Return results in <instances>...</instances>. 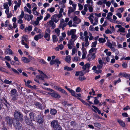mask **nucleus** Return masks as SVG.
I'll return each mask as SVG.
<instances>
[{
  "instance_id": "nucleus-4",
  "label": "nucleus",
  "mask_w": 130,
  "mask_h": 130,
  "mask_svg": "<svg viewBox=\"0 0 130 130\" xmlns=\"http://www.w3.org/2000/svg\"><path fill=\"white\" fill-rule=\"evenodd\" d=\"M38 72L41 75H36V77L40 80H43L45 78H48L47 76L41 71L38 70Z\"/></svg>"
},
{
  "instance_id": "nucleus-16",
  "label": "nucleus",
  "mask_w": 130,
  "mask_h": 130,
  "mask_svg": "<svg viewBox=\"0 0 130 130\" xmlns=\"http://www.w3.org/2000/svg\"><path fill=\"white\" fill-rule=\"evenodd\" d=\"M94 22H93V20H92V21L90 22L92 24L93 26H95L97 25L98 23V18L97 17H95L94 18Z\"/></svg>"
},
{
  "instance_id": "nucleus-15",
  "label": "nucleus",
  "mask_w": 130,
  "mask_h": 130,
  "mask_svg": "<svg viewBox=\"0 0 130 130\" xmlns=\"http://www.w3.org/2000/svg\"><path fill=\"white\" fill-rule=\"evenodd\" d=\"M76 30L75 29H72L70 31H68L67 34L68 36H72L75 34Z\"/></svg>"
},
{
  "instance_id": "nucleus-61",
  "label": "nucleus",
  "mask_w": 130,
  "mask_h": 130,
  "mask_svg": "<svg viewBox=\"0 0 130 130\" xmlns=\"http://www.w3.org/2000/svg\"><path fill=\"white\" fill-rule=\"evenodd\" d=\"M107 45L110 48L113 47L111 43L110 42H107Z\"/></svg>"
},
{
  "instance_id": "nucleus-7",
  "label": "nucleus",
  "mask_w": 130,
  "mask_h": 130,
  "mask_svg": "<svg viewBox=\"0 0 130 130\" xmlns=\"http://www.w3.org/2000/svg\"><path fill=\"white\" fill-rule=\"evenodd\" d=\"M47 24L49 27H51L52 29H54L56 27L55 24L54 23V22L52 20L47 22Z\"/></svg>"
},
{
  "instance_id": "nucleus-10",
  "label": "nucleus",
  "mask_w": 130,
  "mask_h": 130,
  "mask_svg": "<svg viewBox=\"0 0 130 130\" xmlns=\"http://www.w3.org/2000/svg\"><path fill=\"white\" fill-rule=\"evenodd\" d=\"M6 120L7 121V123L11 125L13 123L14 120H15L14 119L12 118L7 117L6 118Z\"/></svg>"
},
{
  "instance_id": "nucleus-32",
  "label": "nucleus",
  "mask_w": 130,
  "mask_h": 130,
  "mask_svg": "<svg viewBox=\"0 0 130 130\" xmlns=\"http://www.w3.org/2000/svg\"><path fill=\"white\" fill-rule=\"evenodd\" d=\"M35 105L39 108L41 109L42 107V105L39 102H36L35 104Z\"/></svg>"
},
{
  "instance_id": "nucleus-9",
  "label": "nucleus",
  "mask_w": 130,
  "mask_h": 130,
  "mask_svg": "<svg viewBox=\"0 0 130 130\" xmlns=\"http://www.w3.org/2000/svg\"><path fill=\"white\" fill-rule=\"evenodd\" d=\"M25 19L27 20L28 21H29L30 20H32L33 17V16L32 14H31L30 15H29L28 14H25L24 16Z\"/></svg>"
},
{
  "instance_id": "nucleus-43",
  "label": "nucleus",
  "mask_w": 130,
  "mask_h": 130,
  "mask_svg": "<svg viewBox=\"0 0 130 130\" xmlns=\"http://www.w3.org/2000/svg\"><path fill=\"white\" fill-rule=\"evenodd\" d=\"M65 59V61L67 62H70L71 60V57L69 55L67 56Z\"/></svg>"
},
{
  "instance_id": "nucleus-34",
  "label": "nucleus",
  "mask_w": 130,
  "mask_h": 130,
  "mask_svg": "<svg viewBox=\"0 0 130 130\" xmlns=\"http://www.w3.org/2000/svg\"><path fill=\"white\" fill-rule=\"evenodd\" d=\"M53 41V42H56L58 41V38L57 36L55 35L52 36Z\"/></svg>"
},
{
  "instance_id": "nucleus-58",
  "label": "nucleus",
  "mask_w": 130,
  "mask_h": 130,
  "mask_svg": "<svg viewBox=\"0 0 130 130\" xmlns=\"http://www.w3.org/2000/svg\"><path fill=\"white\" fill-rule=\"evenodd\" d=\"M97 42L96 41H95L94 42H92V43L91 47H96Z\"/></svg>"
},
{
  "instance_id": "nucleus-28",
  "label": "nucleus",
  "mask_w": 130,
  "mask_h": 130,
  "mask_svg": "<svg viewBox=\"0 0 130 130\" xmlns=\"http://www.w3.org/2000/svg\"><path fill=\"white\" fill-rule=\"evenodd\" d=\"M58 90L60 92H61L64 93L66 95H67L68 94L63 89H62L60 87H58Z\"/></svg>"
},
{
  "instance_id": "nucleus-41",
  "label": "nucleus",
  "mask_w": 130,
  "mask_h": 130,
  "mask_svg": "<svg viewBox=\"0 0 130 130\" xmlns=\"http://www.w3.org/2000/svg\"><path fill=\"white\" fill-rule=\"evenodd\" d=\"M77 38V36L75 34L74 35L71 36V38L72 39L71 40H72L74 42L76 40Z\"/></svg>"
},
{
  "instance_id": "nucleus-8",
  "label": "nucleus",
  "mask_w": 130,
  "mask_h": 130,
  "mask_svg": "<svg viewBox=\"0 0 130 130\" xmlns=\"http://www.w3.org/2000/svg\"><path fill=\"white\" fill-rule=\"evenodd\" d=\"M90 64L88 63H87L82 67V69L86 71L87 72L89 71V69L90 67Z\"/></svg>"
},
{
  "instance_id": "nucleus-26",
  "label": "nucleus",
  "mask_w": 130,
  "mask_h": 130,
  "mask_svg": "<svg viewBox=\"0 0 130 130\" xmlns=\"http://www.w3.org/2000/svg\"><path fill=\"white\" fill-rule=\"evenodd\" d=\"M17 92V90L15 89H13L10 91L11 95V96H12L14 95H15Z\"/></svg>"
},
{
  "instance_id": "nucleus-56",
  "label": "nucleus",
  "mask_w": 130,
  "mask_h": 130,
  "mask_svg": "<svg viewBox=\"0 0 130 130\" xmlns=\"http://www.w3.org/2000/svg\"><path fill=\"white\" fill-rule=\"evenodd\" d=\"M43 16L40 15L39 17H38L37 18L36 20L39 22L40 21L43 19Z\"/></svg>"
},
{
  "instance_id": "nucleus-42",
  "label": "nucleus",
  "mask_w": 130,
  "mask_h": 130,
  "mask_svg": "<svg viewBox=\"0 0 130 130\" xmlns=\"http://www.w3.org/2000/svg\"><path fill=\"white\" fill-rule=\"evenodd\" d=\"M50 112L51 114L53 115H55L57 112L56 110L54 109H51L50 110Z\"/></svg>"
},
{
  "instance_id": "nucleus-38",
  "label": "nucleus",
  "mask_w": 130,
  "mask_h": 130,
  "mask_svg": "<svg viewBox=\"0 0 130 130\" xmlns=\"http://www.w3.org/2000/svg\"><path fill=\"white\" fill-rule=\"evenodd\" d=\"M110 48L112 51L116 52V54H119V52L118 50L117 49L113 47H111Z\"/></svg>"
},
{
  "instance_id": "nucleus-35",
  "label": "nucleus",
  "mask_w": 130,
  "mask_h": 130,
  "mask_svg": "<svg viewBox=\"0 0 130 130\" xmlns=\"http://www.w3.org/2000/svg\"><path fill=\"white\" fill-rule=\"evenodd\" d=\"M54 31L57 36H59L60 34V30L58 28H56L54 30Z\"/></svg>"
},
{
  "instance_id": "nucleus-45",
  "label": "nucleus",
  "mask_w": 130,
  "mask_h": 130,
  "mask_svg": "<svg viewBox=\"0 0 130 130\" xmlns=\"http://www.w3.org/2000/svg\"><path fill=\"white\" fill-rule=\"evenodd\" d=\"M86 79V78L83 75H79V79L81 81L85 80Z\"/></svg>"
},
{
  "instance_id": "nucleus-18",
  "label": "nucleus",
  "mask_w": 130,
  "mask_h": 130,
  "mask_svg": "<svg viewBox=\"0 0 130 130\" xmlns=\"http://www.w3.org/2000/svg\"><path fill=\"white\" fill-rule=\"evenodd\" d=\"M92 107L94 108V109H93L92 108V110L93 111H94V112H96V111L98 112L99 114H101V111L98 108L94 105L92 106Z\"/></svg>"
},
{
  "instance_id": "nucleus-52",
  "label": "nucleus",
  "mask_w": 130,
  "mask_h": 130,
  "mask_svg": "<svg viewBox=\"0 0 130 130\" xmlns=\"http://www.w3.org/2000/svg\"><path fill=\"white\" fill-rule=\"evenodd\" d=\"M112 15V14L111 12H109L107 15L106 18L107 19H109L111 18L110 17Z\"/></svg>"
},
{
  "instance_id": "nucleus-24",
  "label": "nucleus",
  "mask_w": 130,
  "mask_h": 130,
  "mask_svg": "<svg viewBox=\"0 0 130 130\" xmlns=\"http://www.w3.org/2000/svg\"><path fill=\"white\" fill-rule=\"evenodd\" d=\"M5 12L7 15V17L8 18H9L11 17L13 14L11 12H9V10H5Z\"/></svg>"
},
{
  "instance_id": "nucleus-54",
  "label": "nucleus",
  "mask_w": 130,
  "mask_h": 130,
  "mask_svg": "<svg viewBox=\"0 0 130 130\" xmlns=\"http://www.w3.org/2000/svg\"><path fill=\"white\" fill-rule=\"evenodd\" d=\"M97 50V49L96 48H91L89 51V52L90 53H91L94 51H96Z\"/></svg>"
},
{
  "instance_id": "nucleus-62",
  "label": "nucleus",
  "mask_w": 130,
  "mask_h": 130,
  "mask_svg": "<svg viewBox=\"0 0 130 130\" xmlns=\"http://www.w3.org/2000/svg\"><path fill=\"white\" fill-rule=\"evenodd\" d=\"M74 42L72 40H69V41L68 44H69L70 45L73 46L74 44Z\"/></svg>"
},
{
  "instance_id": "nucleus-53",
  "label": "nucleus",
  "mask_w": 130,
  "mask_h": 130,
  "mask_svg": "<svg viewBox=\"0 0 130 130\" xmlns=\"http://www.w3.org/2000/svg\"><path fill=\"white\" fill-rule=\"evenodd\" d=\"M86 72V71L84 70H83L81 71H80V75H84L86 74V73H87Z\"/></svg>"
},
{
  "instance_id": "nucleus-22",
  "label": "nucleus",
  "mask_w": 130,
  "mask_h": 130,
  "mask_svg": "<svg viewBox=\"0 0 130 130\" xmlns=\"http://www.w3.org/2000/svg\"><path fill=\"white\" fill-rule=\"evenodd\" d=\"M25 119V122L27 124L29 125H32V123H31V120H29L27 118L26 116H25L24 117Z\"/></svg>"
},
{
  "instance_id": "nucleus-39",
  "label": "nucleus",
  "mask_w": 130,
  "mask_h": 130,
  "mask_svg": "<svg viewBox=\"0 0 130 130\" xmlns=\"http://www.w3.org/2000/svg\"><path fill=\"white\" fill-rule=\"evenodd\" d=\"M95 17L93 16V13L91 14L88 17V19L90 22L92 21L93 18H94Z\"/></svg>"
},
{
  "instance_id": "nucleus-6",
  "label": "nucleus",
  "mask_w": 130,
  "mask_h": 130,
  "mask_svg": "<svg viewBox=\"0 0 130 130\" xmlns=\"http://www.w3.org/2000/svg\"><path fill=\"white\" fill-rule=\"evenodd\" d=\"M16 123L14 122L13 124L14 126L16 128V129H18L19 130H21L22 128V127L21 124L18 121L15 120Z\"/></svg>"
},
{
  "instance_id": "nucleus-2",
  "label": "nucleus",
  "mask_w": 130,
  "mask_h": 130,
  "mask_svg": "<svg viewBox=\"0 0 130 130\" xmlns=\"http://www.w3.org/2000/svg\"><path fill=\"white\" fill-rule=\"evenodd\" d=\"M51 124L54 130H61L62 129L61 126L56 120L52 121L51 123Z\"/></svg>"
},
{
  "instance_id": "nucleus-37",
  "label": "nucleus",
  "mask_w": 130,
  "mask_h": 130,
  "mask_svg": "<svg viewBox=\"0 0 130 130\" xmlns=\"http://www.w3.org/2000/svg\"><path fill=\"white\" fill-rule=\"evenodd\" d=\"M98 41L101 43H104L106 42V40L105 38H100L99 39Z\"/></svg>"
},
{
  "instance_id": "nucleus-23",
  "label": "nucleus",
  "mask_w": 130,
  "mask_h": 130,
  "mask_svg": "<svg viewBox=\"0 0 130 130\" xmlns=\"http://www.w3.org/2000/svg\"><path fill=\"white\" fill-rule=\"evenodd\" d=\"M43 36L41 34H40L35 36L34 37V39L36 41H37L39 39L42 38Z\"/></svg>"
},
{
  "instance_id": "nucleus-64",
  "label": "nucleus",
  "mask_w": 130,
  "mask_h": 130,
  "mask_svg": "<svg viewBox=\"0 0 130 130\" xmlns=\"http://www.w3.org/2000/svg\"><path fill=\"white\" fill-rule=\"evenodd\" d=\"M94 125L95 127H100L101 125L99 123L96 122L94 123Z\"/></svg>"
},
{
  "instance_id": "nucleus-3",
  "label": "nucleus",
  "mask_w": 130,
  "mask_h": 130,
  "mask_svg": "<svg viewBox=\"0 0 130 130\" xmlns=\"http://www.w3.org/2000/svg\"><path fill=\"white\" fill-rule=\"evenodd\" d=\"M14 117L17 120L22 121L23 119V116L22 114L19 111H16L14 113Z\"/></svg>"
},
{
  "instance_id": "nucleus-44",
  "label": "nucleus",
  "mask_w": 130,
  "mask_h": 130,
  "mask_svg": "<svg viewBox=\"0 0 130 130\" xmlns=\"http://www.w3.org/2000/svg\"><path fill=\"white\" fill-rule=\"evenodd\" d=\"M24 15V12L22 10L21 14L19 16L18 19H22Z\"/></svg>"
},
{
  "instance_id": "nucleus-48",
  "label": "nucleus",
  "mask_w": 130,
  "mask_h": 130,
  "mask_svg": "<svg viewBox=\"0 0 130 130\" xmlns=\"http://www.w3.org/2000/svg\"><path fill=\"white\" fill-rule=\"evenodd\" d=\"M67 24L65 23H60V26L62 28V29H63L64 28L66 27L67 25Z\"/></svg>"
},
{
  "instance_id": "nucleus-36",
  "label": "nucleus",
  "mask_w": 130,
  "mask_h": 130,
  "mask_svg": "<svg viewBox=\"0 0 130 130\" xmlns=\"http://www.w3.org/2000/svg\"><path fill=\"white\" fill-rule=\"evenodd\" d=\"M24 9L25 11L27 12L29 14H31L32 12L30 9H28L25 6L24 7Z\"/></svg>"
},
{
  "instance_id": "nucleus-14",
  "label": "nucleus",
  "mask_w": 130,
  "mask_h": 130,
  "mask_svg": "<svg viewBox=\"0 0 130 130\" xmlns=\"http://www.w3.org/2000/svg\"><path fill=\"white\" fill-rule=\"evenodd\" d=\"M32 26H28L25 28V31L27 34H29L30 33V31L32 30Z\"/></svg>"
},
{
  "instance_id": "nucleus-55",
  "label": "nucleus",
  "mask_w": 130,
  "mask_h": 130,
  "mask_svg": "<svg viewBox=\"0 0 130 130\" xmlns=\"http://www.w3.org/2000/svg\"><path fill=\"white\" fill-rule=\"evenodd\" d=\"M64 70H67V71H71L73 69L71 67H69L67 66H66L64 67Z\"/></svg>"
},
{
  "instance_id": "nucleus-27",
  "label": "nucleus",
  "mask_w": 130,
  "mask_h": 130,
  "mask_svg": "<svg viewBox=\"0 0 130 130\" xmlns=\"http://www.w3.org/2000/svg\"><path fill=\"white\" fill-rule=\"evenodd\" d=\"M30 118L31 120H34L35 118L36 115L35 113L33 112H31L29 114Z\"/></svg>"
},
{
  "instance_id": "nucleus-57",
  "label": "nucleus",
  "mask_w": 130,
  "mask_h": 130,
  "mask_svg": "<svg viewBox=\"0 0 130 130\" xmlns=\"http://www.w3.org/2000/svg\"><path fill=\"white\" fill-rule=\"evenodd\" d=\"M20 4H17L14 7V9L15 11L16 10L18 7L19 8L20 7Z\"/></svg>"
},
{
  "instance_id": "nucleus-50",
  "label": "nucleus",
  "mask_w": 130,
  "mask_h": 130,
  "mask_svg": "<svg viewBox=\"0 0 130 130\" xmlns=\"http://www.w3.org/2000/svg\"><path fill=\"white\" fill-rule=\"evenodd\" d=\"M84 36H85L84 39L86 38H89V37L87 35H88V32L86 31H85L83 34Z\"/></svg>"
},
{
  "instance_id": "nucleus-33",
  "label": "nucleus",
  "mask_w": 130,
  "mask_h": 130,
  "mask_svg": "<svg viewBox=\"0 0 130 130\" xmlns=\"http://www.w3.org/2000/svg\"><path fill=\"white\" fill-rule=\"evenodd\" d=\"M125 28L123 27H122L121 28L119 29L117 31V32L124 33L125 32Z\"/></svg>"
},
{
  "instance_id": "nucleus-17",
  "label": "nucleus",
  "mask_w": 130,
  "mask_h": 130,
  "mask_svg": "<svg viewBox=\"0 0 130 130\" xmlns=\"http://www.w3.org/2000/svg\"><path fill=\"white\" fill-rule=\"evenodd\" d=\"M21 60L24 63H28L30 62L29 59L25 57H22Z\"/></svg>"
},
{
  "instance_id": "nucleus-60",
  "label": "nucleus",
  "mask_w": 130,
  "mask_h": 130,
  "mask_svg": "<svg viewBox=\"0 0 130 130\" xmlns=\"http://www.w3.org/2000/svg\"><path fill=\"white\" fill-rule=\"evenodd\" d=\"M72 54L73 55L75 54L76 52L77 51V50L76 48H73L72 49Z\"/></svg>"
},
{
  "instance_id": "nucleus-13",
  "label": "nucleus",
  "mask_w": 130,
  "mask_h": 130,
  "mask_svg": "<svg viewBox=\"0 0 130 130\" xmlns=\"http://www.w3.org/2000/svg\"><path fill=\"white\" fill-rule=\"evenodd\" d=\"M37 122L39 123H42L43 122V117L41 115H38L37 119Z\"/></svg>"
},
{
  "instance_id": "nucleus-30",
  "label": "nucleus",
  "mask_w": 130,
  "mask_h": 130,
  "mask_svg": "<svg viewBox=\"0 0 130 130\" xmlns=\"http://www.w3.org/2000/svg\"><path fill=\"white\" fill-rule=\"evenodd\" d=\"M76 9H74L72 7H69V10H68V13L70 14L72 12H74Z\"/></svg>"
},
{
  "instance_id": "nucleus-46",
  "label": "nucleus",
  "mask_w": 130,
  "mask_h": 130,
  "mask_svg": "<svg viewBox=\"0 0 130 130\" xmlns=\"http://www.w3.org/2000/svg\"><path fill=\"white\" fill-rule=\"evenodd\" d=\"M55 10V9L54 7H51L47 9V11H49L51 13L54 12Z\"/></svg>"
},
{
  "instance_id": "nucleus-20",
  "label": "nucleus",
  "mask_w": 130,
  "mask_h": 130,
  "mask_svg": "<svg viewBox=\"0 0 130 130\" xmlns=\"http://www.w3.org/2000/svg\"><path fill=\"white\" fill-rule=\"evenodd\" d=\"M28 36H27L24 35L22 37V39L21 40V43H24V42H27L28 41Z\"/></svg>"
},
{
  "instance_id": "nucleus-59",
  "label": "nucleus",
  "mask_w": 130,
  "mask_h": 130,
  "mask_svg": "<svg viewBox=\"0 0 130 130\" xmlns=\"http://www.w3.org/2000/svg\"><path fill=\"white\" fill-rule=\"evenodd\" d=\"M4 83L7 84H10L11 83H12L11 81H9L7 79H5L4 81Z\"/></svg>"
},
{
  "instance_id": "nucleus-51",
  "label": "nucleus",
  "mask_w": 130,
  "mask_h": 130,
  "mask_svg": "<svg viewBox=\"0 0 130 130\" xmlns=\"http://www.w3.org/2000/svg\"><path fill=\"white\" fill-rule=\"evenodd\" d=\"M89 5L88 4H85L84 6V10L86 12H87L88 10V7Z\"/></svg>"
},
{
  "instance_id": "nucleus-63",
  "label": "nucleus",
  "mask_w": 130,
  "mask_h": 130,
  "mask_svg": "<svg viewBox=\"0 0 130 130\" xmlns=\"http://www.w3.org/2000/svg\"><path fill=\"white\" fill-rule=\"evenodd\" d=\"M78 6L79 7V10H81L83 8V6L80 4L78 3Z\"/></svg>"
},
{
  "instance_id": "nucleus-19",
  "label": "nucleus",
  "mask_w": 130,
  "mask_h": 130,
  "mask_svg": "<svg viewBox=\"0 0 130 130\" xmlns=\"http://www.w3.org/2000/svg\"><path fill=\"white\" fill-rule=\"evenodd\" d=\"M117 121L119 125L123 127L125 126V124L123 121L120 119H118L117 120Z\"/></svg>"
},
{
  "instance_id": "nucleus-5",
  "label": "nucleus",
  "mask_w": 130,
  "mask_h": 130,
  "mask_svg": "<svg viewBox=\"0 0 130 130\" xmlns=\"http://www.w3.org/2000/svg\"><path fill=\"white\" fill-rule=\"evenodd\" d=\"M50 32L51 30L49 28H47L45 31L44 37L47 41L50 40Z\"/></svg>"
},
{
  "instance_id": "nucleus-11",
  "label": "nucleus",
  "mask_w": 130,
  "mask_h": 130,
  "mask_svg": "<svg viewBox=\"0 0 130 130\" xmlns=\"http://www.w3.org/2000/svg\"><path fill=\"white\" fill-rule=\"evenodd\" d=\"M48 93L49 94H50L52 97L55 98L59 99L61 97V96L59 95L55 92H54L53 93Z\"/></svg>"
},
{
  "instance_id": "nucleus-1",
  "label": "nucleus",
  "mask_w": 130,
  "mask_h": 130,
  "mask_svg": "<svg viewBox=\"0 0 130 130\" xmlns=\"http://www.w3.org/2000/svg\"><path fill=\"white\" fill-rule=\"evenodd\" d=\"M85 42L82 43V51L83 55L82 59H84L85 58L87 53L86 49L84 47V46L87 47L88 46L89 44V42L88 41V38L84 39Z\"/></svg>"
},
{
  "instance_id": "nucleus-31",
  "label": "nucleus",
  "mask_w": 130,
  "mask_h": 130,
  "mask_svg": "<svg viewBox=\"0 0 130 130\" xmlns=\"http://www.w3.org/2000/svg\"><path fill=\"white\" fill-rule=\"evenodd\" d=\"M8 3H5L4 4L3 7L4 9H6L5 10H9V7L8 5Z\"/></svg>"
},
{
  "instance_id": "nucleus-49",
  "label": "nucleus",
  "mask_w": 130,
  "mask_h": 130,
  "mask_svg": "<svg viewBox=\"0 0 130 130\" xmlns=\"http://www.w3.org/2000/svg\"><path fill=\"white\" fill-rule=\"evenodd\" d=\"M18 95H15L12 96V100L13 101H15L17 100L18 98Z\"/></svg>"
},
{
  "instance_id": "nucleus-47",
  "label": "nucleus",
  "mask_w": 130,
  "mask_h": 130,
  "mask_svg": "<svg viewBox=\"0 0 130 130\" xmlns=\"http://www.w3.org/2000/svg\"><path fill=\"white\" fill-rule=\"evenodd\" d=\"M39 21L36 20V21L32 22V24L35 26H36L37 25H39Z\"/></svg>"
},
{
  "instance_id": "nucleus-25",
  "label": "nucleus",
  "mask_w": 130,
  "mask_h": 130,
  "mask_svg": "<svg viewBox=\"0 0 130 130\" xmlns=\"http://www.w3.org/2000/svg\"><path fill=\"white\" fill-rule=\"evenodd\" d=\"M5 52L6 53L10 55H11L13 54L12 50L9 48H6L5 50Z\"/></svg>"
},
{
  "instance_id": "nucleus-29",
  "label": "nucleus",
  "mask_w": 130,
  "mask_h": 130,
  "mask_svg": "<svg viewBox=\"0 0 130 130\" xmlns=\"http://www.w3.org/2000/svg\"><path fill=\"white\" fill-rule=\"evenodd\" d=\"M68 90L71 93L72 96H74V97L76 96V95H75L76 93L74 91L71 89H68Z\"/></svg>"
},
{
  "instance_id": "nucleus-21",
  "label": "nucleus",
  "mask_w": 130,
  "mask_h": 130,
  "mask_svg": "<svg viewBox=\"0 0 130 130\" xmlns=\"http://www.w3.org/2000/svg\"><path fill=\"white\" fill-rule=\"evenodd\" d=\"M92 69L94 71V72L96 73H100L102 72V70H98L97 67L95 66H94L93 67Z\"/></svg>"
},
{
  "instance_id": "nucleus-12",
  "label": "nucleus",
  "mask_w": 130,
  "mask_h": 130,
  "mask_svg": "<svg viewBox=\"0 0 130 130\" xmlns=\"http://www.w3.org/2000/svg\"><path fill=\"white\" fill-rule=\"evenodd\" d=\"M56 16V15L54 14L52 16L51 18V20L56 23L58 22L59 20Z\"/></svg>"
},
{
  "instance_id": "nucleus-40",
  "label": "nucleus",
  "mask_w": 130,
  "mask_h": 130,
  "mask_svg": "<svg viewBox=\"0 0 130 130\" xmlns=\"http://www.w3.org/2000/svg\"><path fill=\"white\" fill-rule=\"evenodd\" d=\"M51 15L49 13H47L46 14L45 17L44 18V21H46L49 18L51 17Z\"/></svg>"
}]
</instances>
